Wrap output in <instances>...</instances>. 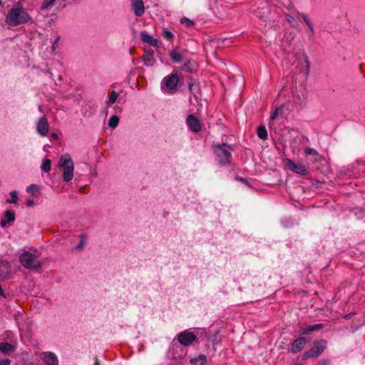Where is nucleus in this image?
I'll return each mask as SVG.
<instances>
[{
    "instance_id": "29",
    "label": "nucleus",
    "mask_w": 365,
    "mask_h": 365,
    "mask_svg": "<svg viewBox=\"0 0 365 365\" xmlns=\"http://www.w3.org/2000/svg\"><path fill=\"white\" fill-rule=\"evenodd\" d=\"M292 14L297 16H300L303 20L304 21V22L307 24L309 23L310 22V20L309 19V18L307 17V14H304V13H302L300 14L298 11L297 10H293L292 11Z\"/></svg>"
},
{
    "instance_id": "10",
    "label": "nucleus",
    "mask_w": 365,
    "mask_h": 365,
    "mask_svg": "<svg viewBox=\"0 0 365 365\" xmlns=\"http://www.w3.org/2000/svg\"><path fill=\"white\" fill-rule=\"evenodd\" d=\"M48 122L46 116L40 118L36 123V131L41 136L47 135L48 133Z\"/></svg>"
},
{
    "instance_id": "3",
    "label": "nucleus",
    "mask_w": 365,
    "mask_h": 365,
    "mask_svg": "<svg viewBox=\"0 0 365 365\" xmlns=\"http://www.w3.org/2000/svg\"><path fill=\"white\" fill-rule=\"evenodd\" d=\"M19 261L24 268L29 270H37L41 267V262L38 257L29 251H24L19 256Z\"/></svg>"
},
{
    "instance_id": "19",
    "label": "nucleus",
    "mask_w": 365,
    "mask_h": 365,
    "mask_svg": "<svg viewBox=\"0 0 365 365\" xmlns=\"http://www.w3.org/2000/svg\"><path fill=\"white\" fill-rule=\"evenodd\" d=\"M15 346L7 342L0 343V351L4 354H9L15 351Z\"/></svg>"
},
{
    "instance_id": "9",
    "label": "nucleus",
    "mask_w": 365,
    "mask_h": 365,
    "mask_svg": "<svg viewBox=\"0 0 365 365\" xmlns=\"http://www.w3.org/2000/svg\"><path fill=\"white\" fill-rule=\"evenodd\" d=\"M327 341L321 339L319 341H315L312 347L310 349V353L313 354V357H318L322 354L327 346Z\"/></svg>"
},
{
    "instance_id": "31",
    "label": "nucleus",
    "mask_w": 365,
    "mask_h": 365,
    "mask_svg": "<svg viewBox=\"0 0 365 365\" xmlns=\"http://www.w3.org/2000/svg\"><path fill=\"white\" fill-rule=\"evenodd\" d=\"M181 24L185 25L187 27H192L194 26V22L187 17H183L180 19Z\"/></svg>"
},
{
    "instance_id": "46",
    "label": "nucleus",
    "mask_w": 365,
    "mask_h": 365,
    "mask_svg": "<svg viewBox=\"0 0 365 365\" xmlns=\"http://www.w3.org/2000/svg\"><path fill=\"white\" fill-rule=\"evenodd\" d=\"M58 40H59V36L55 40V42L53 45V48L54 47L55 44L58 43Z\"/></svg>"
},
{
    "instance_id": "32",
    "label": "nucleus",
    "mask_w": 365,
    "mask_h": 365,
    "mask_svg": "<svg viewBox=\"0 0 365 365\" xmlns=\"http://www.w3.org/2000/svg\"><path fill=\"white\" fill-rule=\"evenodd\" d=\"M285 19L292 26H296V24H296V21L294 20V18L292 15L286 14L285 15Z\"/></svg>"
},
{
    "instance_id": "25",
    "label": "nucleus",
    "mask_w": 365,
    "mask_h": 365,
    "mask_svg": "<svg viewBox=\"0 0 365 365\" xmlns=\"http://www.w3.org/2000/svg\"><path fill=\"white\" fill-rule=\"evenodd\" d=\"M161 34L167 41H172L174 38L173 34L168 29H163Z\"/></svg>"
},
{
    "instance_id": "45",
    "label": "nucleus",
    "mask_w": 365,
    "mask_h": 365,
    "mask_svg": "<svg viewBox=\"0 0 365 365\" xmlns=\"http://www.w3.org/2000/svg\"><path fill=\"white\" fill-rule=\"evenodd\" d=\"M188 86L190 91L192 92L193 87L195 86V85L192 83H189Z\"/></svg>"
},
{
    "instance_id": "43",
    "label": "nucleus",
    "mask_w": 365,
    "mask_h": 365,
    "mask_svg": "<svg viewBox=\"0 0 365 365\" xmlns=\"http://www.w3.org/2000/svg\"><path fill=\"white\" fill-rule=\"evenodd\" d=\"M51 138L53 140H57L58 136V134L57 133H51Z\"/></svg>"
},
{
    "instance_id": "49",
    "label": "nucleus",
    "mask_w": 365,
    "mask_h": 365,
    "mask_svg": "<svg viewBox=\"0 0 365 365\" xmlns=\"http://www.w3.org/2000/svg\"><path fill=\"white\" fill-rule=\"evenodd\" d=\"M294 365H300V364H294Z\"/></svg>"
},
{
    "instance_id": "24",
    "label": "nucleus",
    "mask_w": 365,
    "mask_h": 365,
    "mask_svg": "<svg viewBox=\"0 0 365 365\" xmlns=\"http://www.w3.org/2000/svg\"><path fill=\"white\" fill-rule=\"evenodd\" d=\"M118 96H119L118 93H117L116 91H113L111 95L109 96L108 99L106 101L107 106H110L113 105L116 101Z\"/></svg>"
},
{
    "instance_id": "17",
    "label": "nucleus",
    "mask_w": 365,
    "mask_h": 365,
    "mask_svg": "<svg viewBox=\"0 0 365 365\" xmlns=\"http://www.w3.org/2000/svg\"><path fill=\"white\" fill-rule=\"evenodd\" d=\"M15 220L14 212L11 210H6L4 212V217L1 220L0 225L2 227L6 226L7 224L12 222Z\"/></svg>"
},
{
    "instance_id": "13",
    "label": "nucleus",
    "mask_w": 365,
    "mask_h": 365,
    "mask_svg": "<svg viewBox=\"0 0 365 365\" xmlns=\"http://www.w3.org/2000/svg\"><path fill=\"white\" fill-rule=\"evenodd\" d=\"M307 342V339L305 337L297 338L292 342L290 351L294 354L299 352L303 349Z\"/></svg>"
},
{
    "instance_id": "37",
    "label": "nucleus",
    "mask_w": 365,
    "mask_h": 365,
    "mask_svg": "<svg viewBox=\"0 0 365 365\" xmlns=\"http://www.w3.org/2000/svg\"><path fill=\"white\" fill-rule=\"evenodd\" d=\"M303 56H304V62H305V64H306L307 72L309 73V68H310L309 58H308V56H307V55L306 53H304Z\"/></svg>"
},
{
    "instance_id": "33",
    "label": "nucleus",
    "mask_w": 365,
    "mask_h": 365,
    "mask_svg": "<svg viewBox=\"0 0 365 365\" xmlns=\"http://www.w3.org/2000/svg\"><path fill=\"white\" fill-rule=\"evenodd\" d=\"M283 108L282 107H278L277 108L274 112L272 113L271 115V119L272 120H274L275 118H277V117L279 115V113H282Z\"/></svg>"
},
{
    "instance_id": "47",
    "label": "nucleus",
    "mask_w": 365,
    "mask_h": 365,
    "mask_svg": "<svg viewBox=\"0 0 365 365\" xmlns=\"http://www.w3.org/2000/svg\"><path fill=\"white\" fill-rule=\"evenodd\" d=\"M289 55H290V56H291L292 58H293V59H295V58H296V56H295V54H294V53H289Z\"/></svg>"
},
{
    "instance_id": "48",
    "label": "nucleus",
    "mask_w": 365,
    "mask_h": 365,
    "mask_svg": "<svg viewBox=\"0 0 365 365\" xmlns=\"http://www.w3.org/2000/svg\"><path fill=\"white\" fill-rule=\"evenodd\" d=\"M345 318H346V319H349V316L346 315Z\"/></svg>"
},
{
    "instance_id": "22",
    "label": "nucleus",
    "mask_w": 365,
    "mask_h": 365,
    "mask_svg": "<svg viewBox=\"0 0 365 365\" xmlns=\"http://www.w3.org/2000/svg\"><path fill=\"white\" fill-rule=\"evenodd\" d=\"M170 56L173 62L180 63L182 61V54L176 51H171L170 53Z\"/></svg>"
},
{
    "instance_id": "34",
    "label": "nucleus",
    "mask_w": 365,
    "mask_h": 365,
    "mask_svg": "<svg viewBox=\"0 0 365 365\" xmlns=\"http://www.w3.org/2000/svg\"><path fill=\"white\" fill-rule=\"evenodd\" d=\"M195 360L198 361L200 365H205L207 362V358L203 354L200 355Z\"/></svg>"
},
{
    "instance_id": "44",
    "label": "nucleus",
    "mask_w": 365,
    "mask_h": 365,
    "mask_svg": "<svg viewBox=\"0 0 365 365\" xmlns=\"http://www.w3.org/2000/svg\"><path fill=\"white\" fill-rule=\"evenodd\" d=\"M93 365H101L99 359L97 357V356H95V362H94Z\"/></svg>"
},
{
    "instance_id": "20",
    "label": "nucleus",
    "mask_w": 365,
    "mask_h": 365,
    "mask_svg": "<svg viewBox=\"0 0 365 365\" xmlns=\"http://www.w3.org/2000/svg\"><path fill=\"white\" fill-rule=\"evenodd\" d=\"M9 268L8 262L4 261L0 262V279L5 278V275L8 272Z\"/></svg>"
},
{
    "instance_id": "30",
    "label": "nucleus",
    "mask_w": 365,
    "mask_h": 365,
    "mask_svg": "<svg viewBox=\"0 0 365 365\" xmlns=\"http://www.w3.org/2000/svg\"><path fill=\"white\" fill-rule=\"evenodd\" d=\"M181 70L183 71L189 72V73L192 72V63L190 62L185 63L181 66Z\"/></svg>"
},
{
    "instance_id": "38",
    "label": "nucleus",
    "mask_w": 365,
    "mask_h": 365,
    "mask_svg": "<svg viewBox=\"0 0 365 365\" xmlns=\"http://www.w3.org/2000/svg\"><path fill=\"white\" fill-rule=\"evenodd\" d=\"M29 192H34L38 191V187L36 185H31L26 189Z\"/></svg>"
},
{
    "instance_id": "42",
    "label": "nucleus",
    "mask_w": 365,
    "mask_h": 365,
    "mask_svg": "<svg viewBox=\"0 0 365 365\" xmlns=\"http://www.w3.org/2000/svg\"><path fill=\"white\" fill-rule=\"evenodd\" d=\"M26 205L28 207H33L34 205V202L33 200H27Z\"/></svg>"
},
{
    "instance_id": "7",
    "label": "nucleus",
    "mask_w": 365,
    "mask_h": 365,
    "mask_svg": "<svg viewBox=\"0 0 365 365\" xmlns=\"http://www.w3.org/2000/svg\"><path fill=\"white\" fill-rule=\"evenodd\" d=\"M196 338V335L187 329L180 332L177 335V339L178 342L184 346H188L191 345L193 341H195Z\"/></svg>"
},
{
    "instance_id": "12",
    "label": "nucleus",
    "mask_w": 365,
    "mask_h": 365,
    "mask_svg": "<svg viewBox=\"0 0 365 365\" xmlns=\"http://www.w3.org/2000/svg\"><path fill=\"white\" fill-rule=\"evenodd\" d=\"M142 60L145 66L148 67L153 66L156 63V60L154 57V51L151 49H145L142 56Z\"/></svg>"
},
{
    "instance_id": "15",
    "label": "nucleus",
    "mask_w": 365,
    "mask_h": 365,
    "mask_svg": "<svg viewBox=\"0 0 365 365\" xmlns=\"http://www.w3.org/2000/svg\"><path fill=\"white\" fill-rule=\"evenodd\" d=\"M131 6L137 16H141L145 12V7L143 0H132Z\"/></svg>"
},
{
    "instance_id": "26",
    "label": "nucleus",
    "mask_w": 365,
    "mask_h": 365,
    "mask_svg": "<svg viewBox=\"0 0 365 365\" xmlns=\"http://www.w3.org/2000/svg\"><path fill=\"white\" fill-rule=\"evenodd\" d=\"M119 123V118L117 115H112L109 119L108 125L114 128H115Z\"/></svg>"
},
{
    "instance_id": "39",
    "label": "nucleus",
    "mask_w": 365,
    "mask_h": 365,
    "mask_svg": "<svg viewBox=\"0 0 365 365\" xmlns=\"http://www.w3.org/2000/svg\"><path fill=\"white\" fill-rule=\"evenodd\" d=\"M310 357H313V354L310 353V349L308 351H306L302 355V359L306 360Z\"/></svg>"
},
{
    "instance_id": "21",
    "label": "nucleus",
    "mask_w": 365,
    "mask_h": 365,
    "mask_svg": "<svg viewBox=\"0 0 365 365\" xmlns=\"http://www.w3.org/2000/svg\"><path fill=\"white\" fill-rule=\"evenodd\" d=\"M257 136L262 140H266L267 138V131L264 125H260L257 128Z\"/></svg>"
},
{
    "instance_id": "2",
    "label": "nucleus",
    "mask_w": 365,
    "mask_h": 365,
    "mask_svg": "<svg viewBox=\"0 0 365 365\" xmlns=\"http://www.w3.org/2000/svg\"><path fill=\"white\" fill-rule=\"evenodd\" d=\"M58 167L63 170V178L65 182L71 181L74 175V163L69 154L62 155L58 160Z\"/></svg>"
},
{
    "instance_id": "6",
    "label": "nucleus",
    "mask_w": 365,
    "mask_h": 365,
    "mask_svg": "<svg viewBox=\"0 0 365 365\" xmlns=\"http://www.w3.org/2000/svg\"><path fill=\"white\" fill-rule=\"evenodd\" d=\"M284 163L288 169L298 175L306 176L309 174V168L304 165L296 163L289 158H286Z\"/></svg>"
},
{
    "instance_id": "35",
    "label": "nucleus",
    "mask_w": 365,
    "mask_h": 365,
    "mask_svg": "<svg viewBox=\"0 0 365 365\" xmlns=\"http://www.w3.org/2000/svg\"><path fill=\"white\" fill-rule=\"evenodd\" d=\"M81 237V242L80 243L75 247L76 250H81L83 247H84V244H85V241H84V237L83 235H81L80 236Z\"/></svg>"
},
{
    "instance_id": "1",
    "label": "nucleus",
    "mask_w": 365,
    "mask_h": 365,
    "mask_svg": "<svg viewBox=\"0 0 365 365\" xmlns=\"http://www.w3.org/2000/svg\"><path fill=\"white\" fill-rule=\"evenodd\" d=\"M31 20V16L24 8L21 1L15 3L8 11L6 16V22L10 26H16L27 24Z\"/></svg>"
},
{
    "instance_id": "4",
    "label": "nucleus",
    "mask_w": 365,
    "mask_h": 365,
    "mask_svg": "<svg viewBox=\"0 0 365 365\" xmlns=\"http://www.w3.org/2000/svg\"><path fill=\"white\" fill-rule=\"evenodd\" d=\"M213 150L217 158L218 163L221 165L230 164L232 158L230 146L223 143L221 145H215L213 147Z\"/></svg>"
},
{
    "instance_id": "28",
    "label": "nucleus",
    "mask_w": 365,
    "mask_h": 365,
    "mask_svg": "<svg viewBox=\"0 0 365 365\" xmlns=\"http://www.w3.org/2000/svg\"><path fill=\"white\" fill-rule=\"evenodd\" d=\"M10 195H11V199H7L6 202L7 203H16L17 202V200H18V196H17L16 191H15V190L11 191L10 192Z\"/></svg>"
},
{
    "instance_id": "14",
    "label": "nucleus",
    "mask_w": 365,
    "mask_h": 365,
    "mask_svg": "<svg viewBox=\"0 0 365 365\" xmlns=\"http://www.w3.org/2000/svg\"><path fill=\"white\" fill-rule=\"evenodd\" d=\"M140 37L142 41L144 43H147L157 48H159L160 46V41L150 36L145 31L141 32Z\"/></svg>"
},
{
    "instance_id": "23",
    "label": "nucleus",
    "mask_w": 365,
    "mask_h": 365,
    "mask_svg": "<svg viewBox=\"0 0 365 365\" xmlns=\"http://www.w3.org/2000/svg\"><path fill=\"white\" fill-rule=\"evenodd\" d=\"M56 0H43V3L41 6V10H48L51 9Z\"/></svg>"
},
{
    "instance_id": "8",
    "label": "nucleus",
    "mask_w": 365,
    "mask_h": 365,
    "mask_svg": "<svg viewBox=\"0 0 365 365\" xmlns=\"http://www.w3.org/2000/svg\"><path fill=\"white\" fill-rule=\"evenodd\" d=\"M304 153L307 155V160L309 163L314 164L322 160V156L314 148H306Z\"/></svg>"
},
{
    "instance_id": "5",
    "label": "nucleus",
    "mask_w": 365,
    "mask_h": 365,
    "mask_svg": "<svg viewBox=\"0 0 365 365\" xmlns=\"http://www.w3.org/2000/svg\"><path fill=\"white\" fill-rule=\"evenodd\" d=\"M180 77L177 73H172L163 78L161 83V89L164 93L174 94L178 90Z\"/></svg>"
},
{
    "instance_id": "36",
    "label": "nucleus",
    "mask_w": 365,
    "mask_h": 365,
    "mask_svg": "<svg viewBox=\"0 0 365 365\" xmlns=\"http://www.w3.org/2000/svg\"><path fill=\"white\" fill-rule=\"evenodd\" d=\"M308 26L309 30H310V34L309 35V38H312L314 34V26L312 23L310 21L309 23L307 24Z\"/></svg>"
},
{
    "instance_id": "11",
    "label": "nucleus",
    "mask_w": 365,
    "mask_h": 365,
    "mask_svg": "<svg viewBox=\"0 0 365 365\" xmlns=\"http://www.w3.org/2000/svg\"><path fill=\"white\" fill-rule=\"evenodd\" d=\"M187 124L189 128L194 133H198L202 129V125L200 123V120L194 115H189L186 119Z\"/></svg>"
},
{
    "instance_id": "40",
    "label": "nucleus",
    "mask_w": 365,
    "mask_h": 365,
    "mask_svg": "<svg viewBox=\"0 0 365 365\" xmlns=\"http://www.w3.org/2000/svg\"><path fill=\"white\" fill-rule=\"evenodd\" d=\"M10 364H11V360L9 359L0 361V365H10Z\"/></svg>"
},
{
    "instance_id": "16",
    "label": "nucleus",
    "mask_w": 365,
    "mask_h": 365,
    "mask_svg": "<svg viewBox=\"0 0 365 365\" xmlns=\"http://www.w3.org/2000/svg\"><path fill=\"white\" fill-rule=\"evenodd\" d=\"M43 361L46 365H58L57 356L51 351H46L43 353Z\"/></svg>"
},
{
    "instance_id": "27",
    "label": "nucleus",
    "mask_w": 365,
    "mask_h": 365,
    "mask_svg": "<svg viewBox=\"0 0 365 365\" xmlns=\"http://www.w3.org/2000/svg\"><path fill=\"white\" fill-rule=\"evenodd\" d=\"M51 162L50 160L45 159L41 165L42 170L46 173H48L51 170Z\"/></svg>"
},
{
    "instance_id": "18",
    "label": "nucleus",
    "mask_w": 365,
    "mask_h": 365,
    "mask_svg": "<svg viewBox=\"0 0 365 365\" xmlns=\"http://www.w3.org/2000/svg\"><path fill=\"white\" fill-rule=\"evenodd\" d=\"M324 327L322 324H317L314 325H309L305 327H302L300 329L299 333L301 334H309L312 331H318L322 329Z\"/></svg>"
},
{
    "instance_id": "41",
    "label": "nucleus",
    "mask_w": 365,
    "mask_h": 365,
    "mask_svg": "<svg viewBox=\"0 0 365 365\" xmlns=\"http://www.w3.org/2000/svg\"><path fill=\"white\" fill-rule=\"evenodd\" d=\"M329 361L328 360L323 359L319 361L317 365H329Z\"/></svg>"
}]
</instances>
